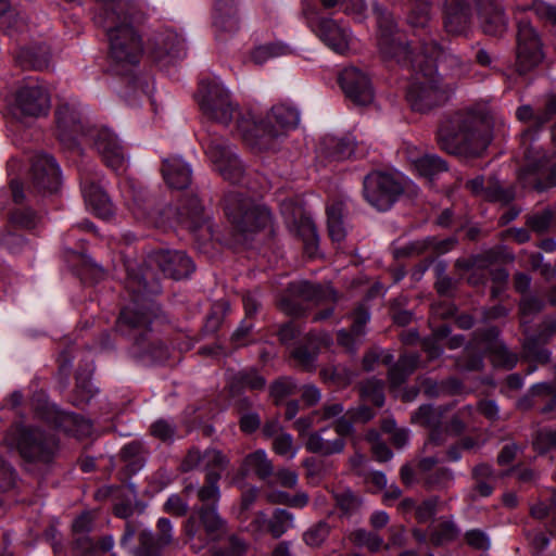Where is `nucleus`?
Returning <instances> with one entry per match:
<instances>
[{"mask_svg":"<svg viewBox=\"0 0 556 556\" xmlns=\"http://www.w3.org/2000/svg\"><path fill=\"white\" fill-rule=\"evenodd\" d=\"M289 294L279 302L282 312L290 316H302L309 306L331 305L338 294L329 285H314L308 281H295L289 285Z\"/></svg>","mask_w":556,"mask_h":556,"instance_id":"nucleus-11","label":"nucleus"},{"mask_svg":"<svg viewBox=\"0 0 556 556\" xmlns=\"http://www.w3.org/2000/svg\"><path fill=\"white\" fill-rule=\"evenodd\" d=\"M273 450L276 454L289 459L293 458L298 453V447L294 446L293 438L289 433L276 435L273 442Z\"/></svg>","mask_w":556,"mask_h":556,"instance_id":"nucleus-55","label":"nucleus"},{"mask_svg":"<svg viewBox=\"0 0 556 556\" xmlns=\"http://www.w3.org/2000/svg\"><path fill=\"white\" fill-rule=\"evenodd\" d=\"M480 22L483 31L491 36H501L507 28V20L500 4L490 1L480 9Z\"/></svg>","mask_w":556,"mask_h":556,"instance_id":"nucleus-33","label":"nucleus"},{"mask_svg":"<svg viewBox=\"0 0 556 556\" xmlns=\"http://www.w3.org/2000/svg\"><path fill=\"white\" fill-rule=\"evenodd\" d=\"M448 125H442L438 132L440 147L446 152L460 156H479L491 142L490 124L473 113H457Z\"/></svg>","mask_w":556,"mask_h":556,"instance_id":"nucleus-5","label":"nucleus"},{"mask_svg":"<svg viewBox=\"0 0 556 556\" xmlns=\"http://www.w3.org/2000/svg\"><path fill=\"white\" fill-rule=\"evenodd\" d=\"M51 100L48 89L38 79L28 78L15 92L12 113L15 117H40L48 114Z\"/></svg>","mask_w":556,"mask_h":556,"instance_id":"nucleus-15","label":"nucleus"},{"mask_svg":"<svg viewBox=\"0 0 556 556\" xmlns=\"http://www.w3.org/2000/svg\"><path fill=\"white\" fill-rule=\"evenodd\" d=\"M418 71L410 81L406 100L410 108L420 113L430 111L447 100V91L441 86L440 76L432 68L427 70L421 61L415 60Z\"/></svg>","mask_w":556,"mask_h":556,"instance_id":"nucleus-12","label":"nucleus"},{"mask_svg":"<svg viewBox=\"0 0 556 556\" xmlns=\"http://www.w3.org/2000/svg\"><path fill=\"white\" fill-rule=\"evenodd\" d=\"M459 530L452 521H442L431 531V542L442 545L457 538Z\"/></svg>","mask_w":556,"mask_h":556,"instance_id":"nucleus-51","label":"nucleus"},{"mask_svg":"<svg viewBox=\"0 0 556 556\" xmlns=\"http://www.w3.org/2000/svg\"><path fill=\"white\" fill-rule=\"evenodd\" d=\"M404 190L402 179L390 173L371 172L363 181L365 200L379 211L389 210Z\"/></svg>","mask_w":556,"mask_h":556,"instance_id":"nucleus-14","label":"nucleus"},{"mask_svg":"<svg viewBox=\"0 0 556 556\" xmlns=\"http://www.w3.org/2000/svg\"><path fill=\"white\" fill-rule=\"evenodd\" d=\"M345 96L355 104L367 105L374 100V89L367 74L355 66L345 67L339 77Z\"/></svg>","mask_w":556,"mask_h":556,"instance_id":"nucleus-19","label":"nucleus"},{"mask_svg":"<svg viewBox=\"0 0 556 556\" xmlns=\"http://www.w3.org/2000/svg\"><path fill=\"white\" fill-rule=\"evenodd\" d=\"M162 175L168 187L185 189L191 182L192 170L189 164L178 156L163 160Z\"/></svg>","mask_w":556,"mask_h":556,"instance_id":"nucleus-27","label":"nucleus"},{"mask_svg":"<svg viewBox=\"0 0 556 556\" xmlns=\"http://www.w3.org/2000/svg\"><path fill=\"white\" fill-rule=\"evenodd\" d=\"M164 510L174 516H184L188 511V504L178 494H172L164 504Z\"/></svg>","mask_w":556,"mask_h":556,"instance_id":"nucleus-63","label":"nucleus"},{"mask_svg":"<svg viewBox=\"0 0 556 556\" xmlns=\"http://www.w3.org/2000/svg\"><path fill=\"white\" fill-rule=\"evenodd\" d=\"M15 60L23 68L42 71L49 66L50 53L45 46L21 48Z\"/></svg>","mask_w":556,"mask_h":556,"instance_id":"nucleus-34","label":"nucleus"},{"mask_svg":"<svg viewBox=\"0 0 556 556\" xmlns=\"http://www.w3.org/2000/svg\"><path fill=\"white\" fill-rule=\"evenodd\" d=\"M178 220L192 232L206 229L211 235V225L204 216L203 207L197 197L190 198L178 212Z\"/></svg>","mask_w":556,"mask_h":556,"instance_id":"nucleus-31","label":"nucleus"},{"mask_svg":"<svg viewBox=\"0 0 556 556\" xmlns=\"http://www.w3.org/2000/svg\"><path fill=\"white\" fill-rule=\"evenodd\" d=\"M122 458L129 465L141 467L142 445L139 442H130L121 451Z\"/></svg>","mask_w":556,"mask_h":556,"instance_id":"nucleus-61","label":"nucleus"},{"mask_svg":"<svg viewBox=\"0 0 556 556\" xmlns=\"http://www.w3.org/2000/svg\"><path fill=\"white\" fill-rule=\"evenodd\" d=\"M475 0H445L443 27L451 36H465L470 28Z\"/></svg>","mask_w":556,"mask_h":556,"instance_id":"nucleus-22","label":"nucleus"},{"mask_svg":"<svg viewBox=\"0 0 556 556\" xmlns=\"http://www.w3.org/2000/svg\"><path fill=\"white\" fill-rule=\"evenodd\" d=\"M443 417V409L435 408L431 405H421L417 412L412 416L413 422L419 424L431 429L429 444L441 445L443 439H441V419Z\"/></svg>","mask_w":556,"mask_h":556,"instance_id":"nucleus-30","label":"nucleus"},{"mask_svg":"<svg viewBox=\"0 0 556 556\" xmlns=\"http://www.w3.org/2000/svg\"><path fill=\"white\" fill-rule=\"evenodd\" d=\"M378 14L379 25V37L378 47L379 51L384 59L395 60L399 64L410 65L415 73L418 71V66L415 60H425L424 43L426 42L430 47L431 42L437 43L432 38L426 34L420 40V47H415V50H419L413 53L407 45L404 42L403 35L395 30V25L389 15L380 12L379 8H375Z\"/></svg>","mask_w":556,"mask_h":556,"instance_id":"nucleus-7","label":"nucleus"},{"mask_svg":"<svg viewBox=\"0 0 556 556\" xmlns=\"http://www.w3.org/2000/svg\"><path fill=\"white\" fill-rule=\"evenodd\" d=\"M99 1L94 21L106 31L111 60L121 72L127 71L139 64L143 53L141 36L131 24L136 7L127 0Z\"/></svg>","mask_w":556,"mask_h":556,"instance_id":"nucleus-2","label":"nucleus"},{"mask_svg":"<svg viewBox=\"0 0 556 556\" xmlns=\"http://www.w3.org/2000/svg\"><path fill=\"white\" fill-rule=\"evenodd\" d=\"M218 481L219 476L216 473L206 476L205 484L198 491V497L204 505L212 503V506H215L218 502L220 496Z\"/></svg>","mask_w":556,"mask_h":556,"instance_id":"nucleus-50","label":"nucleus"},{"mask_svg":"<svg viewBox=\"0 0 556 556\" xmlns=\"http://www.w3.org/2000/svg\"><path fill=\"white\" fill-rule=\"evenodd\" d=\"M229 462L227 455L219 450L207 448L200 452L198 448H191L182 459L180 467L182 471L201 469L206 472V476L213 472L220 477Z\"/></svg>","mask_w":556,"mask_h":556,"instance_id":"nucleus-20","label":"nucleus"},{"mask_svg":"<svg viewBox=\"0 0 556 556\" xmlns=\"http://www.w3.org/2000/svg\"><path fill=\"white\" fill-rule=\"evenodd\" d=\"M157 48L154 50L155 61H161L165 56L176 59L180 56L182 43L178 36L174 33H166L157 38Z\"/></svg>","mask_w":556,"mask_h":556,"instance_id":"nucleus-44","label":"nucleus"},{"mask_svg":"<svg viewBox=\"0 0 556 556\" xmlns=\"http://www.w3.org/2000/svg\"><path fill=\"white\" fill-rule=\"evenodd\" d=\"M353 323L350 331L340 330L338 342L349 351H354L365 334V326L369 320V313L364 306H358L353 313Z\"/></svg>","mask_w":556,"mask_h":556,"instance_id":"nucleus-32","label":"nucleus"},{"mask_svg":"<svg viewBox=\"0 0 556 556\" xmlns=\"http://www.w3.org/2000/svg\"><path fill=\"white\" fill-rule=\"evenodd\" d=\"M314 33L334 52L345 53L350 49L352 36L349 29L330 18L309 21Z\"/></svg>","mask_w":556,"mask_h":556,"instance_id":"nucleus-24","label":"nucleus"},{"mask_svg":"<svg viewBox=\"0 0 556 556\" xmlns=\"http://www.w3.org/2000/svg\"><path fill=\"white\" fill-rule=\"evenodd\" d=\"M344 447L345 440L339 435H333L327 427L308 433L305 440V448L321 456L340 454L344 451Z\"/></svg>","mask_w":556,"mask_h":556,"instance_id":"nucleus-26","label":"nucleus"},{"mask_svg":"<svg viewBox=\"0 0 556 556\" xmlns=\"http://www.w3.org/2000/svg\"><path fill=\"white\" fill-rule=\"evenodd\" d=\"M327 224L332 241L341 242L345 238L342 202H333L327 206Z\"/></svg>","mask_w":556,"mask_h":556,"instance_id":"nucleus-42","label":"nucleus"},{"mask_svg":"<svg viewBox=\"0 0 556 556\" xmlns=\"http://www.w3.org/2000/svg\"><path fill=\"white\" fill-rule=\"evenodd\" d=\"M418 174L430 180L440 173L447 170L445 161L433 154H426L414 161Z\"/></svg>","mask_w":556,"mask_h":556,"instance_id":"nucleus-45","label":"nucleus"},{"mask_svg":"<svg viewBox=\"0 0 556 556\" xmlns=\"http://www.w3.org/2000/svg\"><path fill=\"white\" fill-rule=\"evenodd\" d=\"M81 192L86 204L101 218H108L113 214V205L105 191L87 178L81 181Z\"/></svg>","mask_w":556,"mask_h":556,"instance_id":"nucleus-29","label":"nucleus"},{"mask_svg":"<svg viewBox=\"0 0 556 556\" xmlns=\"http://www.w3.org/2000/svg\"><path fill=\"white\" fill-rule=\"evenodd\" d=\"M553 220V213L549 210H543L534 213L527 218V226L538 232L542 233L546 231Z\"/></svg>","mask_w":556,"mask_h":556,"instance_id":"nucleus-57","label":"nucleus"},{"mask_svg":"<svg viewBox=\"0 0 556 556\" xmlns=\"http://www.w3.org/2000/svg\"><path fill=\"white\" fill-rule=\"evenodd\" d=\"M291 53L292 49L288 45L281 41H277L256 47L251 53V59L255 64L262 65L274 58L283 56Z\"/></svg>","mask_w":556,"mask_h":556,"instance_id":"nucleus-43","label":"nucleus"},{"mask_svg":"<svg viewBox=\"0 0 556 556\" xmlns=\"http://www.w3.org/2000/svg\"><path fill=\"white\" fill-rule=\"evenodd\" d=\"M426 480L433 488H448L454 481V473L448 468H438Z\"/></svg>","mask_w":556,"mask_h":556,"instance_id":"nucleus-60","label":"nucleus"},{"mask_svg":"<svg viewBox=\"0 0 556 556\" xmlns=\"http://www.w3.org/2000/svg\"><path fill=\"white\" fill-rule=\"evenodd\" d=\"M543 51L541 39L532 27L525 20L518 22L517 33V70L520 74H525L536 67L543 60Z\"/></svg>","mask_w":556,"mask_h":556,"instance_id":"nucleus-17","label":"nucleus"},{"mask_svg":"<svg viewBox=\"0 0 556 556\" xmlns=\"http://www.w3.org/2000/svg\"><path fill=\"white\" fill-rule=\"evenodd\" d=\"M56 135L67 149L77 146L78 137L86 136L92 141L104 164L116 173L126 169V155L117 137L109 128L91 127L87 130L84 124V113L77 99L61 103L55 111Z\"/></svg>","mask_w":556,"mask_h":556,"instance_id":"nucleus-3","label":"nucleus"},{"mask_svg":"<svg viewBox=\"0 0 556 556\" xmlns=\"http://www.w3.org/2000/svg\"><path fill=\"white\" fill-rule=\"evenodd\" d=\"M434 0H410L407 23L415 29H426L431 21V5Z\"/></svg>","mask_w":556,"mask_h":556,"instance_id":"nucleus-40","label":"nucleus"},{"mask_svg":"<svg viewBox=\"0 0 556 556\" xmlns=\"http://www.w3.org/2000/svg\"><path fill=\"white\" fill-rule=\"evenodd\" d=\"M497 331L492 328L479 334L475 342L467 346L464 355L457 361L460 370H480L482 368V352H488L495 367L511 369L517 364V356L510 353L506 346L495 340Z\"/></svg>","mask_w":556,"mask_h":556,"instance_id":"nucleus-8","label":"nucleus"},{"mask_svg":"<svg viewBox=\"0 0 556 556\" xmlns=\"http://www.w3.org/2000/svg\"><path fill=\"white\" fill-rule=\"evenodd\" d=\"M202 113L210 119L228 125L235 116L239 119L245 113L239 112L238 104L219 79H202L197 93ZM238 124V121H236Z\"/></svg>","mask_w":556,"mask_h":556,"instance_id":"nucleus-9","label":"nucleus"},{"mask_svg":"<svg viewBox=\"0 0 556 556\" xmlns=\"http://www.w3.org/2000/svg\"><path fill=\"white\" fill-rule=\"evenodd\" d=\"M50 414L55 428L68 434L80 438L91 433V422L79 415L60 410L56 407H53Z\"/></svg>","mask_w":556,"mask_h":556,"instance_id":"nucleus-28","label":"nucleus"},{"mask_svg":"<svg viewBox=\"0 0 556 556\" xmlns=\"http://www.w3.org/2000/svg\"><path fill=\"white\" fill-rule=\"evenodd\" d=\"M556 142V130L553 132ZM519 181L525 188L544 191L556 186V153L552 156H542L538 161L528 162L520 170Z\"/></svg>","mask_w":556,"mask_h":556,"instance_id":"nucleus-18","label":"nucleus"},{"mask_svg":"<svg viewBox=\"0 0 556 556\" xmlns=\"http://www.w3.org/2000/svg\"><path fill=\"white\" fill-rule=\"evenodd\" d=\"M382 431L390 435V440L395 447H404L409 439V432L406 429L397 428L393 419H384L381 425Z\"/></svg>","mask_w":556,"mask_h":556,"instance_id":"nucleus-52","label":"nucleus"},{"mask_svg":"<svg viewBox=\"0 0 556 556\" xmlns=\"http://www.w3.org/2000/svg\"><path fill=\"white\" fill-rule=\"evenodd\" d=\"M450 331L446 325H442L434 330L433 337L422 341V348L430 359L438 358L442 354L443 349L440 341L445 339Z\"/></svg>","mask_w":556,"mask_h":556,"instance_id":"nucleus-49","label":"nucleus"},{"mask_svg":"<svg viewBox=\"0 0 556 556\" xmlns=\"http://www.w3.org/2000/svg\"><path fill=\"white\" fill-rule=\"evenodd\" d=\"M241 471L244 476L254 473L260 479L265 480L274 472V466L264 450H257L248 454L241 465Z\"/></svg>","mask_w":556,"mask_h":556,"instance_id":"nucleus-35","label":"nucleus"},{"mask_svg":"<svg viewBox=\"0 0 556 556\" xmlns=\"http://www.w3.org/2000/svg\"><path fill=\"white\" fill-rule=\"evenodd\" d=\"M300 122L299 111L288 104L280 103L271 108L263 119H257L247 111L238 119V132L251 149L266 151L276 149V141Z\"/></svg>","mask_w":556,"mask_h":556,"instance_id":"nucleus-4","label":"nucleus"},{"mask_svg":"<svg viewBox=\"0 0 556 556\" xmlns=\"http://www.w3.org/2000/svg\"><path fill=\"white\" fill-rule=\"evenodd\" d=\"M329 531L328 523L320 521L304 533V541L309 546H319L328 536Z\"/></svg>","mask_w":556,"mask_h":556,"instance_id":"nucleus-58","label":"nucleus"},{"mask_svg":"<svg viewBox=\"0 0 556 556\" xmlns=\"http://www.w3.org/2000/svg\"><path fill=\"white\" fill-rule=\"evenodd\" d=\"M336 502H337L338 506L340 507V509L345 515H352V514L356 513L362 505V500L356 494H354L351 490H344V491L338 492L336 494Z\"/></svg>","mask_w":556,"mask_h":556,"instance_id":"nucleus-54","label":"nucleus"},{"mask_svg":"<svg viewBox=\"0 0 556 556\" xmlns=\"http://www.w3.org/2000/svg\"><path fill=\"white\" fill-rule=\"evenodd\" d=\"M144 273H136L127 266L126 289L131 294V303L126 306L119 316V321L132 329L143 331L152 324L157 314V306L151 294L160 291L154 280L153 270L159 269L164 276L173 279L188 277L194 269L191 258L182 251L160 250L148 255Z\"/></svg>","mask_w":556,"mask_h":556,"instance_id":"nucleus-1","label":"nucleus"},{"mask_svg":"<svg viewBox=\"0 0 556 556\" xmlns=\"http://www.w3.org/2000/svg\"><path fill=\"white\" fill-rule=\"evenodd\" d=\"M361 395L365 401L381 407L384 403L383 382L376 378L366 380L361 386Z\"/></svg>","mask_w":556,"mask_h":556,"instance_id":"nucleus-48","label":"nucleus"},{"mask_svg":"<svg viewBox=\"0 0 556 556\" xmlns=\"http://www.w3.org/2000/svg\"><path fill=\"white\" fill-rule=\"evenodd\" d=\"M224 210L228 220L242 232H253L269 225V211L240 192H229L224 199Z\"/></svg>","mask_w":556,"mask_h":556,"instance_id":"nucleus-10","label":"nucleus"},{"mask_svg":"<svg viewBox=\"0 0 556 556\" xmlns=\"http://www.w3.org/2000/svg\"><path fill=\"white\" fill-rule=\"evenodd\" d=\"M533 446L539 453H545L552 447H556V429H542L538 431Z\"/></svg>","mask_w":556,"mask_h":556,"instance_id":"nucleus-59","label":"nucleus"},{"mask_svg":"<svg viewBox=\"0 0 556 556\" xmlns=\"http://www.w3.org/2000/svg\"><path fill=\"white\" fill-rule=\"evenodd\" d=\"M472 479L475 481L473 496L488 497L492 494L496 477L491 466L486 464L477 465L472 469Z\"/></svg>","mask_w":556,"mask_h":556,"instance_id":"nucleus-39","label":"nucleus"},{"mask_svg":"<svg viewBox=\"0 0 556 556\" xmlns=\"http://www.w3.org/2000/svg\"><path fill=\"white\" fill-rule=\"evenodd\" d=\"M351 540L358 546L368 548L369 551H378L382 545V539L374 533L364 529L355 530L351 534Z\"/></svg>","mask_w":556,"mask_h":556,"instance_id":"nucleus-53","label":"nucleus"},{"mask_svg":"<svg viewBox=\"0 0 556 556\" xmlns=\"http://www.w3.org/2000/svg\"><path fill=\"white\" fill-rule=\"evenodd\" d=\"M245 552V543L237 536L228 539V546L225 551L215 552L213 556H242Z\"/></svg>","mask_w":556,"mask_h":556,"instance_id":"nucleus-64","label":"nucleus"},{"mask_svg":"<svg viewBox=\"0 0 556 556\" xmlns=\"http://www.w3.org/2000/svg\"><path fill=\"white\" fill-rule=\"evenodd\" d=\"M205 153L213 163L214 168L224 179L237 184L243 176V166L231 148L223 138L206 136L202 138Z\"/></svg>","mask_w":556,"mask_h":556,"instance_id":"nucleus-16","label":"nucleus"},{"mask_svg":"<svg viewBox=\"0 0 556 556\" xmlns=\"http://www.w3.org/2000/svg\"><path fill=\"white\" fill-rule=\"evenodd\" d=\"M295 384L291 379H281L271 386L270 394L278 402L283 397L293 394Z\"/></svg>","mask_w":556,"mask_h":556,"instance_id":"nucleus-62","label":"nucleus"},{"mask_svg":"<svg viewBox=\"0 0 556 556\" xmlns=\"http://www.w3.org/2000/svg\"><path fill=\"white\" fill-rule=\"evenodd\" d=\"M264 387L265 379L254 369L239 371L231 381V389L237 391L241 389L261 390Z\"/></svg>","mask_w":556,"mask_h":556,"instance_id":"nucleus-47","label":"nucleus"},{"mask_svg":"<svg viewBox=\"0 0 556 556\" xmlns=\"http://www.w3.org/2000/svg\"><path fill=\"white\" fill-rule=\"evenodd\" d=\"M199 520L190 516L185 525V532L194 553L203 551L211 542L219 540L225 532V521L216 511V506H202L198 510Z\"/></svg>","mask_w":556,"mask_h":556,"instance_id":"nucleus-13","label":"nucleus"},{"mask_svg":"<svg viewBox=\"0 0 556 556\" xmlns=\"http://www.w3.org/2000/svg\"><path fill=\"white\" fill-rule=\"evenodd\" d=\"M424 53L425 60L420 61L427 70L432 68L434 75H438V67L450 70L454 76H462L468 73V62L462 61L458 55L450 51H444L438 43L431 42L430 47H428L425 42Z\"/></svg>","mask_w":556,"mask_h":556,"instance_id":"nucleus-23","label":"nucleus"},{"mask_svg":"<svg viewBox=\"0 0 556 556\" xmlns=\"http://www.w3.org/2000/svg\"><path fill=\"white\" fill-rule=\"evenodd\" d=\"M33 184L38 190L54 192L61 182V172L55 160L48 154H37L31 164Z\"/></svg>","mask_w":556,"mask_h":556,"instance_id":"nucleus-25","label":"nucleus"},{"mask_svg":"<svg viewBox=\"0 0 556 556\" xmlns=\"http://www.w3.org/2000/svg\"><path fill=\"white\" fill-rule=\"evenodd\" d=\"M136 534H138V545L130 548L134 556H161L165 545L151 530L141 529V523L137 521L128 520L126 522L121 545L127 547Z\"/></svg>","mask_w":556,"mask_h":556,"instance_id":"nucleus-21","label":"nucleus"},{"mask_svg":"<svg viewBox=\"0 0 556 556\" xmlns=\"http://www.w3.org/2000/svg\"><path fill=\"white\" fill-rule=\"evenodd\" d=\"M467 187L471 190V192L476 194H480L482 192L485 193V197L491 201H498L503 203H508L514 200L515 192L513 189H504L500 185L495 184L486 189L483 188V178L476 177L467 182Z\"/></svg>","mask_w":556,"mask_h":556,"instance_id":"nucleus-41","label":"nucleus"},{"mask_svg":"<svg viewBox=\"0 0 556 556\" xmlns=\"http://www.w3.org/2000/svg\"><path fill=\"white\" fill-rule=\"evenodd\" d=\"M419 366V356L415 353L403 354L396 364L389 370L390 387H400L409 375Z\"/></svg>","mask_w":556,"mask_h":556,"instance_id":"nucleus-37","label":"nucleus"},{"mask_svg":"<svg viewBox=\"0 0 556 556\" xmlns=\"http://www.w3.org/2000/svg\"><path fill=\"white\" fill-rule=\"evenodd\" d=\"M294 527V516L286 509H276L268 521V532L278 539Z\"/></svg>","mask_w":556,"mask_h":556,"instance_id":"nucleus-46","label":"nucleus"},{"mask_svg":"<svg viewBox=\"0 0 556 556\" xmlns=\"http://www.w3.org/2000/svg\"><path fill=\"white\" fill-rule=\"evenodd\" d=\"M10 448H16L20 455L29 463H49L58 448V442L37 427L16 424L3 438Z\"/></svg>","mask_w":556,"mask_h":556,"instance_id":"nucleus-6","label":"nucleus"},{"mask_svg":"<svg viewBox=\"0 0 556 556\" xmlns=\"http://www.w3.org/2000/svg\"><path fill=\"white\" fill-rule=\"evenodd\" d=\"M318 354L317 345L309 342V345H301L294 349L292 356L305 369H311L314 366Z\"/></svg>","mask_w":556,"mask_h":556,"instance_id":"nucleus-56","label":"nucleus"},{"mask_svg":"<svg viewBox=\"0 0 556 556\" xmlns=\"http://www.w3.org/2000/svg\"><path fill=\"white\" fill-rule=\"evenodd\" d=\"M324 153L332 160L349 159L354 152V141L350 137H325L323 140Z\"/></svg>","mask_w":556,"mask_h":556,"instance_id":"nucleus-38","label":"nucleus"},{"mask_svg":"<svg viewBox=\"0 0 556 556\" xmlns=\"http://www.w3.org/2000/svg\"><path fill=\"white\" fill-rule=\"evenodd\" d=\"M214 25L216 28L228 33H233L238 29L239 22L235 0L216 1Z\"/></svg>","mask_w":556,"mask_h":556,"instance_id":"nucleus-36","label":"nucleus"}]
</instances>
